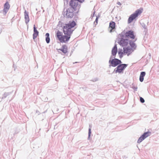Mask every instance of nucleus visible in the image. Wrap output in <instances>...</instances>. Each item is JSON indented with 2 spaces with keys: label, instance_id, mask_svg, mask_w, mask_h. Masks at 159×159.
Listing matches in <instances>:
<instances>
[{
  "label": "nucleus",
  "instance_id": "obj_14",
  "mask_svg": "<svg viewBox=\"0 0 159 159\" xmlns=\"http://www.w3.org/2000/svg\"><path fill=\"white\" fill-rule=\"evenodd\" d=\"M58 50H60L61 51L64 53H66L67 52V48L66 45H63L61 49H58Z\"/></svg>",
  "mask_w": 159,
  "mask_h": 159
},
{
  "label": "nucleus",
  "instance_id": "obj_11",
  "mask_svg": "<svg viewBox=\"0 0 159 159\" xmlns=\"http://www.w3.org/2000/svg\"><path fill=\"white\" fill-rule=\"evenodd\" d=\"M109 61L110 62L111 66L114 67L116 66L118 64L121 63V61L120 60L116 58L111 61L110 60Z\"/></svg>",
  "mask_w": 159,
  "mask_h": 159
},
{
  "label": "nucleus",
  "instance_id": "obj_24",
  "mask_svg": "<svg viewBox=\"0 0 159 159\" xmlns=\"http://www.w3.org/2000/svg\"><path fill=\"white\" fill-rule=\"evenodd\" d=\"M117 4L119 5H121V3L119 2H117Z\"/></svg>",
  "mask_w": 159,
  "mask_h": 159
},
{
  "label": "nucleus",
  "instance_id": "obj_4",
  "mask_svg": "<svg viewBox=\"0 0 159 159\" xmlns=\"http://www.w3.org/2000/svg\"><path fill=\"white\" fill-rule=\"evenodd\" d=\"M143 12V9L140 8L136 10L134 13L132 14L129 17L128 20H134L138 16L140 15Z\"/></svg>",
  "mask_w": 159,
  "mask_h": 159
},
{
  "label": "nucleus",
  "instance_id": "obj_1",
  "mask_svg": "<svg viewBox=\"0 0 159 159\" xmlns=\"http://www.w3.org/2000/svg\"><path fill=\"white\" fill-rule=\"evenodd\" d=\"M76 25V24L74 20L66 24L63 27V32L64 34L69 35L71 37V34L74 30L73 28Z\"/></svg>",
  "mask_w": 159,
  "mask_h": 159
},
{
  "label": "nucleus",
  "instance_id": "obj_8",
  "mask_svg": "<svg viewBox=\"0 0 159 159\" xmlns=\"http://www.w3.org/2000/svg\"><path fill=\"white\" fill-rule=\"evenodd\" d=\"M151 134V133L150 131H148L144 133L139 138L138 140V143H140L144 139L149 136Z\"/></svg>",
  "mask_w": 159,
  "mask_h": 159
},
{
  "label": "nucleus",
  "instance_id": "obj_12",
  "mask_svg": "<svg viewBox=\"0 0 159 159\" xmlns=\"http://www.w3.org/2000/svg\"><path fill=\"white\" fill-rule=\"evenodd\" d=\"M10 7V5L8 2H7L4 4V8L3 10L4 14H6L8 11Z\"/></svg>",
  "mask_w": 159,
  "mask_h": 159
},
{
  "label": "nucleus",
  "instance_id": "obj_10",
  "mask_svg": "<svg viewBox=\"0 0 159 159\" xmlns=\"http://www.w3.org/2000/svg\"><path fill=\"white\" fill-rule=\"evenodd\" d=\"M123 49L124 54H127L128 56L131 54L134 51L133 49L129 47L124 48Z\"/></svg>",
  "mask_w": 159,
  "mask_h": 159
},
{
  "label": "nucleus",
  "instance_id": "obj_27",
  "mask_svg": "<svg viewBox=\"0 0 159 159\" xmlns=\"http://www.w3.org/2000/svg\"><path fill=\"white\" fill-rule=\"evenodd\" d=\"M65 2H68V0H64Z\"/></svg>",
  "mask_w": 159,
  "mask_h": 159
},
{
  "label": "nucleus",
  "instance_id": "obj_6",
  "mask_svg": "<svg viewBox=\"0 0 159 159\" xmlns=\"http://www.w3.org/2000/svg\"><path fill=\"white\" fill-rule=\"evenodd\" d=\"M64 16L66 17L71 18L73 16V11L72 8H69L66 10V12H64Z\"/></svg>",
  "mask_w": 159,
  "mask_h": 159
},
{
  "label": "nucleus",
  "instance_id": "obj_3",
  "mask_svg": "<svg viewBox=\"0 0 159 159\" xmlns=\"http://www.w3.org/2000/svg\"><path fill=\"white\" fill-rule=\"evenodd\" d=\"M123 35L124 38L128 39H131L134 40V41L137 40V39L135 38L134 32L132 30H129L126 32Z\"/></svg>",
  "mask_w": 159,
  "mask_h": 159
},
{
  "label": "nucleus",
  "instance_id": "obj_28",
  "mask_svg": "<svg viewBox=\"0 0 159 159\" xmlns=\"http://www.w3.org/2000/svg\"><path fill=\"white\" fill-rule=\"evenodd\" d=\"M131 21L132 20H128V23H131Z\"/></svg>",
  "mask_w": 159,
  "mask_h": 159
},
{
  "label": "nucleus",
  "instance_id": "obj_26",
  "mask_svg": "<svg viewBox=\"0 0 159 159\" xmlns=\"http://www.w3.org/2000/svg\"><path fill=\"white\" fill-rule=\"evenodd\" d=\"M133 89H134L135 90H136L137 89V87H136L133 88Z\"/></svg>",
  "mask_w": 159,
  "mask_h": 159
},
{
  "label": "nucleus",
  "instance_id": "obj_7",
  "mask_svg": "<svg viewBox=\"0 0 159 159\" xmlns=\"http://www.w3.org/2000/svg\"><path fill=\"white\" fill-rule=\"evenodd\" d=\"M127 65L125 64H121L119 65L115 69L116 73H121L122 72L123 70L126 67Z\"/></svg>",
  "mask_w": 159,
  "mask_h": 159
},
{
  "label": "nucleus",
  "instance_id": "obj_16",
  "mask_svg": "<svg viewBox=\"0 0 159 159\" xmlns=\"http://www.w3.org/2000/svg\"><path fill=\"white\" fill-rule=\"evenodd\" d=\"M134 41H129V44L131 47V48L133 49L134 50H135L136 48V46L134 43Z\"/></svg>",
  "mask_w": 159,
  "mask_h": 159
},
{
  "label": "nucleus",
  "instance_id": "obj_2",
  "mask_svg": "<svg viewBox=\"0 0 159 159\" xmlns=\"http://www.w3.org/2000/svg\"><path fill=\"white\" fill-rule=\"evenodd\" d=\"M70 36L69 35L64 34L62 32L58 30L56 32V37L61 43H66L70 40Z\"/></svg>",
  "mask_w": 159,
  "mask_h": 159
},
{
  "label": "nucleus",
  "instance_id": "obj_23",
  "mask_svg": "<svg viewBox=\"0 0 159 159\" xmlns=\"http://www.w3.org/2000/svg\"><path fill=\"white\" fill-rule=\"evenodd\" d=\"M140 101L142 103H143L144 102V99L142 97H140Z\"/></svg>",
  "mask_w": 159,
  "mask_h": 159
},
{
  "label": "nucleus",
  "instance_id": "obj_18",
  "mask_svg": "<svg viewBox=\"0 0 159 159\" xmlns=\"http://www.w3.org/2000/svg\"><path fill=\"white\" fill-rule=\"evenodd\" d=\"M145 74L146 73L145 72H142L141 73L139 77V80L141 82L143 81L144 80V77L145 76Z\"/></svg>",
  "mask_w": 159,
  "mask_h": 159
},
{
  "label": "nucleus",
  "instance_id": "obj_19",
  "mask_svg": "<svg viewBox=\"0 0 159 159\" xmlns=\"http://www.w3.org/2000/svg\"><path fill=\"white\" fill-rule=\"evenodd\" d=\"M29 13L26 10L24 12V18L25 20H29Z\"/></svg>",
  "mask_w": 159,
  "mask_h": 159
},
{
  "label": "nucleus",
  "instance_id": "obj_15",
  "mask_svg": "<svg viewBox=\"0 0 159 159\" xmlns=\"http://www.w3.org/2000/svg\"><path fill=\"white\" fill-rule=\"evenodd\" d=\"M115 27V23L114 22L111 21L109 25V29L111 28V29L110 30V32H111L112 31V30L114 29Z\"/></svg>",
  "mask_w": 159,
  "mask_h": 159
},
{
  "label": "nucleus",
  "instance_id": "obj_5",
  "mask_svg": "<svg viewBox=\"0 0 159 159\" xmlns=\"http://www.w3.org/2000/svg\"><path fill=\"white\" fill-rule=\"evenodd\" d=\"M120 37L122 38L121 39L119 42V44L122 46H126L128 45L129 43V41L128 39L124 38L122 33L120 35Z\"/></svg>",
  "mask_w": 159,
  "mask_h": 159
},
{
  "label": "nucleus",
  "instance_id": "obj_22",
  "mask_svg": "<svg viewBox=\"0 0 159 159\" xmlns=\"http://www.w3.org/2000/svg\"><path fill=\"white\" fill-rule=\"evenodd\" d=\"M124 51L123 52H122V50L118 52V54H119V55L120 57H122L123 56V55H124Z\"/></svg>",
  "mask_w": 159,
  "mask_h": 159
},
{
  "label": "nucleus",
  "instance_id": "obj_13",
  "mask_svg": "<svg viewBox=\"0 0 159 159\" xmlns=\"http://www.w3.org/2000/svg\"><path fill=\"white\" fill-rule=\"evenodd\" d=\"M39 34V32L37 31L35 25L34 27V34H33V39H34L37 38Z\"/></svg>",
  "mask_w": 159,
  "mask_h": 159
},
{
  "label": "nucleus",
  "instance_id": "obj_17",
  "mask_svg": "<svg viewBox=\"0 0 159 159\" xmlns=\"http://www.w3.org/2000/svg\"><path fill=\"white\" fill-rule=\"evenodd\" d=\"M112 54L113 56H115L117 52V48L116 45L114 46L112 50Z\"/></svg>",
  "mask_w": 159,
  "mask_h": 159
},
{
  "label": "nucleus",
  "instance_id": "obj_25",
  "mask_svg": "<svg viewBox=\"0 0 159 159\" xmlns=\"http://www.w3.org/2000/svg\"><path fill=\"white\" fill-rule=\"evenodd\" d=\"M89 135H90V134L91 133V129H89Z\"/></svg>",
  "mask_w": 159,
  "mask_h": 159
},
{
  "label": "nucleus",
  "instance_id": "obj_20",
  "mask_svg": "<svg viewBox=\"0 0 159 159\" xmlns=\"http://www.w3.org/2000/svg\"><path fill=\"white\" fill-rule=\"evenodd\" d=\"M45 36H46V42L47 43H49L50 42V39L49 38V34L48 33H47L46 34Z\"/></svg>",
  "mask_w": 159,
  "mask_h": 159
},
{
  "label": "nucleus",
  "instance_id": "obj_9",
  "mask_svg": "<svg viewBox=\"0 0 159 159\" xmlns=\"http://www.w3.org/2000/svg\"><path fill=\"white\" fill-rule=\"evenodd\" d=\"M78 1L76 0H71L70 2V5L73 9L76 10V8H79V6L78 5Z\"/></svg>",
  "mask_w": 159,
  "mask_h": 159
},
{
  "label": "nucleus",
  "instance_id": "obj_21",
  "mask_svg": "<svg viewBox=\"0 0 159 159\" xmlns=\"http://www.w3.org/2000/svg\"><path fill=\"white\" fill-rule=\"evenodd\" d=\"M99 17V16H96V15H95V12H94L93 13V15H92L90 18L91 19H94L95 20H98Z\"/></svg>",
  "mask_w": 159,
  "mask_h": 159
},
{
  "label": "nucleus",
  "instance_id": "obj_29",
  "mask_svg": "<svg viewBox=\"0 0 159 159\" xmlns=\"http://www.w3.org/2000/svg\"><path fill=\"white\" fill-rule=\"evenodd\" d=\"M97 21L98 20H95V21L94 22V23H95V22H96V23H97Z\"/></svg>",
  "mask_w": 159,
  "mask_h": 159
}]
</instances>
